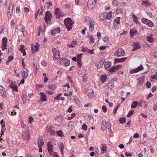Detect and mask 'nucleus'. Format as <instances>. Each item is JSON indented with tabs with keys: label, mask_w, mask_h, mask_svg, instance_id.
<instances>
[{
	"label": "nucleus",
	"mask_w": 157,
	"mask_h": 157,
	"mask_svg": "<svg viewBox=\"0 0 157 157\" xmlns=\"http://www.w3.org/2000/svg\"><path fill=\"white\" fill-rule=\"evenodd\" d=\"M64 22L68 31H70L72 29L71 26L74 23V21H73L70 18L68 17L65 19Z\"/></svg>",
	"instance_id": "nucleus-1"
},
{
	"label": "nucleus",
	"mask_w": 157,
	"mask_h": 157,
	"mask_svg": "<svg viewBox=\"0 0 157 157\" xmlns=\"http://www.w3.org/2000/svg\"><path fill=\"white\" fill-rule=\"evenodd\" d=\"M112 13L111 12H110L108 13L106 12H105L101 13L100 14L99 17L102 20L104 21L106 19L110 20L112 17Z\"/></svg>",
	"instance_id": "nucleus-2"
},
{
	"label": "nucleus",
	"mask_w": 157,
	"mask_h": 157,
	"mask_svg": "<svg viewBox=\"0 0 157 157\" xmlns=\"http://www.w3.org/2000/svg\"><path fill=\"white\" fill-rule=\"evenodd\" d=\"M101 128L103 131L105 129H107L108 131L110 132L111 131L110 123L108 121H102L101 126Z\"/></svg>",
	"instance_id": "nucleus-3"
},
{
	"label": "nucleus",
	"mask_w": 157,
	"mask_h": 157,
	"mask_svg": "<svg viewBox=\"0 0 157 157\" xmlns=\"http://www.w3.org/2000/svg\"><path fill=\"white\" fill-rule=\"evenodd\" d=\"M125 51L122 48L117 49L114 53V55L117 57H121L124 56Z\"/></svg>",
	"instance_id": "nucleus-4"
},
{
	"label": "nucleus",
	"mask_w": 157,
	"mask_h": 157,
	"mask_svg": "<svg viewBox=\"0 0 157 157\" xmlns=\"http://www.w3.org/2000/svg\"><path fill=\"white\" fill-rule=\"evenodd\" d=\"M52 52L53 53V58L54 60L58 59L60 58L59 52L55 48H53Z\"/></svg>",
	"instance_id": "nucleus-5"
},
{
	"label": "nucleus",
	"mask_w": 157,
	"mask_h": 157,
	"mask_svg": "<svg viewBox=\"0 0 157 157\" xmlns=\"http://www.w3.org/2000/svg\"><path fill=\"white\" fill-rule=\"evenodd\" d=\"M14 5L13 3L10 4L8 7L7 12V16L8 18H10L13 13V9Z\"/></svg>",
	"instance_id": "nucleus-6"
},
{
	"label": "nucleus",
	"mask_w": 157,
	"mask_h": 157,
	"mask_svg": "<svg viewBox=\"0 0 157 157\" xmlns=\"http://www.w3.org/2000/svg\"><path fill=\"white\" fill-rule=\"evenodd\" d=\"M59 61L60 64L65 66H68L70 64V61L68 59L61 58Z\"/></svg>",
	"instance_id": "nucleus-7"
},
{
	"label": "nucleus",
	"mask_w": 157,
	"mask_h": 157,
	"mask_svg": "<svg viewBox=\"0 0 157 157\" xmlns=\"http://www.w3.org/2000/svg\"><path fill=\"white\" fill-rule=\"evenodd\" d=\"M141 21L142 22L146 24L149 27H151L153 26V23L150 20L144 18H143L141 19Z\"/></svg>",
	"instance_id": "nucleus-8"
},
{
	"label": "nucleus",
	"mask_w": 157,
	"mask_h": 157,
	"mask_svg": "<svg viewBox=\"0 0 157 157\" xmlns=\"http://www.w3.org/2000/svg\"><path fill=\"white\" fill-rule=\"evenodd\" d=\"M28 128L23 131L22 133V135L23 138L25 140H29L30 138Z\"/></svg>",
	"instance_id": "nucleus-9"
},
{
	"label": "nucleus",
	"mask_w": 157,
	"mask_h": 157,
	"mask_svg": "<svg viewBox=\"0 0 157 157\" xmlns=\"http://www.w3.org/2000/svg\"><path fill=\"white\" fill-rule=\"evenodd\" d=\"M144 69V67L142 66V65L141 64L138 67L136 68L135 69H133L130 71V74H132L133 73H135L136 72H137L141 70H142Z\"/></svg>",
	"instance_id": "nucleus-10"
},
{
	"label": "nucleus",
	"mask_w": 157,
	"mask_h": 157,
	"mask_svg": "<svg viewBox=\"0 0 157 157\" xmlns=\"http://www.w3.org/2000/svg\"><path fill=\"white\" fill-rule=\"evenodd\" d=\"M48 150L50 155L52 156L53 155V153L52 151L53 146L51 143L48 142L47 143Z\"/></svg>",
	"instance_id": "nucleus-11"
},
{
	"label": "nucleus",
	"mask_w": 157,
	"mask_h": 157,
	"mask_svg": "<svg viewBox=\"0 0 157 157\" xmlns=\"http://www.w3.org/2000/svg\"><path fill=\"white\" fill-rule=\"evenodd\" d=\"M44 19L46 22L48 24L51 19V14L49 11H47L45 13Z\"/></svg>",
	"instance_id": "nucleus-12"
},
{
	"label": "nucleus",
	"mask_w": 157,
	"mask_h": 157,
	"mask_svg": "<svg viewBox=\"0 0 157 157\" xmlns=\"http://www.w3.org/2000/svg\"><path fill=\"white\" fill-rule=\"evenodd\" d=\"M23 28L24 26L22 25H18L17 26V29L18 33L20 36L24 35Z\"/></svg>",
	"instance_id": "nucleus-13"
},
{
	"label": "nucleus",
	"mask_w": 157,
	"mask_h": 157,
	"mask_svg": "<svg viewBox=\"0 0 157 157\" xmlns=\"http://www.w3.org/2000/svg\"><path fill=\"white\" fill-rule=\"evenodd\" d=\"M96 4L92 0H88L87 4V7L90 10H91L95 6Z\"/></svg>",
	"instance_id": "nucleus-14"
},
{
	"label": "nucleus",
	"mask_w": 157,
	"mask_h": 157,
	"mask_svg": "<svg viewBox=\"0 0 157 157\" xmlns=\"http://www.w3.org/2000/svg\"><path fill=\"white\" fill-rule=\"evenodd\" d=\"M141 5L143 6V8L144 10L147 9L151 5V4L149 3L147 0L142 2Z\"/></svg>",
	"instance_id": "nucleus-15"
},
{
	"label": "nucleus",
	"mask_w": 157,
	"mask_h": 157,
	"mask_svg": "<svg viewBox=\"0 0 157 157\" xmlns=\"http://www.w3.org/2000/svg\"><path fill=\"white\" fill-rule=\"evenodd\" d=\"M132 46H133V48L132 51H135L140 48V47L139 43L137 42H133V44Z\"/></svg>",
	"instance_id": "nucleus-16"
},
{
	"label": "nucleus",
	"mask_w": 157,
	"mask_h": 157,
	"mask_svg": "<svg viewBox=\"0 0 157 157\" xmlns=\"http://www.w3.org/2000/svg\"><path fill=\"white\" fill-rule=\"evenodd\" d=\"M0 92L3 98L6 99V93L5 89L3 86H0Z\"/></svg>",
	"instance_id": "nucleus-17"
},
{
	"label": "nucleus",
	"mask_w": 157,
	"mask_h": 157,
	"mask_svg": "<svg viewBox=\"0 0 157 157\" xmlns=\"http://www.w3.org/2000/svg\"><path fill=\"white\" fill-rule=\"evenodd\" d=\"M29 71L27 69L22 71V74L23 78H26L28 77Z\"/></svg>",
	"instance_id": "nucleus-18"
},
{
	"label": "nucleus",
	"mask_w": 157,
	"mask_h": 157,
	"mask_svg": "<svg viewBox=\"0 0 157 157\" xmlns=\"http://www.w3.org/2000/svg\"><path fill=\"white\" fill-rule=\"evenodd\" d=\"M60 29L59 27L51 31V34L52 36H54L56 34L59 33L60 32Z\"/></svg>",
	"instance_id": "nucleus-19"
},
{
	"label": "nucleus",
	"mask_w": 157,
	"mask_h": 157,
	"mask_svg": "<svg viewBox=\"0 0 157 157\" xmlns=\"http://www.w3.org/2000/svg\"><path fill=\"white\" fill-rule=\"evenodd\" d=\"M120 66L117 65L116 67L114 66L112 67L109 70H108V71L109 70V72L110 73L115 72L118 70V68Z\"/></svg>",
	"instance_id": "nucleus-20"
},
{
	"label": "nucleus",
	"mask_w": 157,
	"mask_h": 157,
	"mask_svg": "<svg viewBox=\"0 0 157 157\" xmlns=\"http://www.w3.org/2000/svg\"><path fill=\"white\" fill-rule=\"evenodd\" d=\"M101 153L103 154L106 152L107 146L105 144H102L100 146Z\"/></svg>",
	"instance_id": "nucleus-21"
},
{
	"label": "nucleus",
	"mask_w": 157,
	"mask_h": 157,
	"mask_svg": "<svg viewBox=\"0 0 157 157\" xmlns=\"http://www.w3.org/2000/svg\"><path fill=\"white\" fill-rule=\"evenodd\" d=\"M40 99L42 101H46L47 100L46 98V94L43 92L40 93Z\"/></svg>",
	"instance_id": "nucleus-22"
},
{
	"label": "nucleus",
	"mask_w": 157,
	"mask_h": 157,
	"mask_svg": "<svg viewBox=\"0 0 157 157\" xmlns=\"http://www.w3.org/2000/svg\"><path fill=\"white\" fill-rule=\"evenodd\" d=\"M10 87L13 90V91H18L17 89V85H15L14 83L12 82L10 83Z\"/></svg>",
	"instance_id": "nucleus-23"
},
{
	"label": "nucleus",
	"mask_w": 157,
	"mask_h": 157,
	"mask_svg": "<svg viewBox=\"0 0 157 157\" xmlns=\"http://www.w3.org/2000/svg\"><path fill=\"white\" fill-rule=\"evenodd\" d=\"M60 11L59 8H57L55 11V14L56 15V18H59L61 15L60 13Z\"/></svg>",
	"instance_id": "nucleus-24"
},
{
	"label": "nucleus",
	"mask_w": 157,
	"mask_h": 157,
	"mask_svg": "<svg viewBox=\"0 0 157 157\" xmlns=\"http://www.w3.org/2000/svg\"><path fill=\"white\" fill-rule=\"evenodd\" d=\"M29 100V99L28 98L26 94H23V101L24 104L27 103Z\"/></svg>",
	"instance_id": "nucleus-25"
},
{
	"label": "nucleus",
	"mask_w": 157,
	"mask_h": 157,
	"mask_svg": "<svg viewBox=\"0 0 157 157\" xmlns=\"http://www.w3.org/2000/svg\"><path fill=\"white\" fill-rule=\"evenodd\" d=\"M144 80L143 77L139 78L138 80V85L139 86L142 85L144 82Z\"/></svg>",
	"instance_id": "nucleus-26"
},
{
	"label": "nucleus",
	"mask_w": 157,
	"mask_h": 157,
	"mask_svg": "<svg viewBox=\"0 0 157 157\" xmlns=\"http://www.w3.org/2000/svg\"><path fill=\"white\" fill-rule=\"evenodd\" d=\"M137 32L136 30L135 29H131L130 31L131 36L132 37H133L134 35H136V34Z\"/></svg>",
	"instance_id": "nucleus-27"
},
{
	"label": "nucleus",
	"mask_w": 157,
	"mask_h": 157,
	"mask_svg": "<svg viewBox=\"0 0 157 157\" xmlns=\"http://www.w3.org/2000/svg\"><path fill=\"white\" fill-rule=\"evenodd\" d=\"M89 29L91 32H92L94 29V25L91 21H89Z\"/></svg>",
	"instance_id": "nucleus-28"
},
{
	"label": "nucleus",
	"mask_w": 157,
	"mask_h": 157,
	"mask_svg": "<svg viewBox=\"0 0 157 157\" xmlns=\"http://www.w3.org/2000/svg\"><path fill=\"white\" fill-rule=\"evenodd\" d=\"M120 17H118L114 20L113 24L114 26H117V25L116 24V23L117 24H120Z\"/></svg>",
	"instance_id": "nucleus-29"
},
{
	"label": "nucleus",
	"mask_w": 157,
	"mask_h": 157,
	"mask_svg": "<svg viewBox=\"0 0 157 157\" xmlns=\"http://www.w3.org/2000/svg\"><path fill=\"white\" fill-rule=\"evenodd\" d=\"M127 59L126 57L122 58L120 59H115V62H122L124 61Z\"/></svg>",
	"instance_id": "nucleus-30"
},
{
	"label": "nucleus",
	"mask_w": 157,
	"mask_h": 157,
	"mask_svg": "<svg viewBox=\"0 0 157 157\" xmlns=\"http://www.w3.org/2000/svg\"><path fill=\"white\" fill-rule=\"evenodd\" d=\"M111 66V63L110 62H105L104 64V67L106 69L109 68Z\"/></svg>",
	"instance_id": "nucleus-31"
},
{
	"label": "nucleus",
	"mask_w": 157,
	"mask_h": 157,
	"mask_svg": "<svg viewBox=\"0 0 157 157\" xmlns=\"http://www.w3.org/2000/svg\"><path fill=\"white\" fill-rule=\"evenodd\" d=\"M22 47H24V46L23 45H21V48L19 50L21 52L23 53V56H25L26 55V53H25V49L22 48Z\"/></svg>",
	"instance_id": "nucleus-32"
},
{
	"label": "nucleus",
	"mask_w": 157,
	"mask_h": 157,
	"mask_svg": "<svg viewBox=\"0 0 157 157\" xmlns=\"http://www.w3.org/2000/svg\"><path fill=\"white\" fill-rule=\"evenodd\" d=\"M7 39L6 37H3L2 39V44L7 45Z\"/></svg>",
	"instance_id": "nucleus-33"
},
{
	"label": "nucleus",
	"mask_w": 157,
	"mask_h": 157,
	"mask_svg": "<svg viewBox=\"0 0 157 157\" xmlns=\"http://www.w3.org/2000/svg\"><path fill=\"white\" fill-rule=\"evenodd\" d=\"M44 144V142L41 140H39L38 141V147H42Z\"/></svg>",
	"instance_id": "nucleus-34"
},
{
	"label": "nucleus",
	"mask_w": 157,
	"mask_h": 157,
	"mask_svg": "<svg viewBox=\"0 0 157 157\" xmlns=\"http://www.w3.org/2000/svg\"><path fill=\"white\" fill-rule=\"evenodd\" d=\"M104 59H102L99 62L98 65V68H100L101 67L104 62Z\"/></svg>",
	"instance_id": "nucleus-35"
},
{
	"label": "nucleus",
	"mask_w": 157,
	"mask_h": 157,
	"mask_svg": "<svg viewBox=\"0 0 157 157\" xmlns=\"http://www.w3.org/2000/svg\"><path fill=\"white\" fill-rule=\"evenodd\" d=\"M138 104V102L137 101H134L131 106V107L132 108H136V106Z\"/></svg>",
	"instance_id": "nucleus-36"
},
{
	"label": "nucleus",
	"mask_w": 157,
	"mask_h": 157,
	"mask_svg": "<svg viewBox=\"0 0 157 157\" xmlns=\"http://www.w3.org/2000/svg\"><path fill=\"white\" fill-rule=\"evenodd\" d=\"M88 96L90 98H93L94 96V92L93 90H92L91 92H89L88 94Z\"/></svg>",
	"instance_id": "nucleus-37"
},
{
	"label": "nucleus",
	"mask_w": 157,
	"mask_h": 157,
	"mask_svg": "<svg viewBox=\"0 0 157 157\" xmlns=\"http://www.w3.org/2000/svg\"><path fill=\"white\" fill-rule=\"evenodd\" d=\"M89 38L90 40V41H89L90 43H94V37L92 36H89Z\"/></svg>",
	"instance_id": "nucleus-38"
},
{
	"label": "nucleus",
	"mask_w": 157,
	"mask_h": 157,
	"mask_svg": "<svg viewBox=\"0 0 157 157\" xmlns=\"http://www.w3.org/2000/svg\"><path fill=\"white\" fill-rule=\"evenodd\" d=\"M88 76L87 74H85L83 76V81L85 82L87 81Z\"/></svg>",
	"instance_id": "nucleus-39"
},
{
	"label": "nucleus",
	"mask_w": 157,
	"mask_h": 157,
	"mask_svg": "<svg viewBox=\"0 0 157 157\" xmlns=\"http://www.w3.org/2000/svg\"><path fill=\"white\" fill-rule=\"evenodd\" d=\"M56 133L57 135L60 136L61 137L64 136V135L63 134V132L61 130L57 131Z\"/></svg>",
	"instance_id": "nucleus-40"
},
{
	"label": "nucleus",
	"mask_w": 157,
	"mask_h": 157,
	"mask_svg": "<svg viewBox=\"0 0 157 157\" xmlns=\"http://www.w3.org/2000/svg\"><path fill=\"white\" fill-rule=\"evenodd\" d=\"M106 77L104 75H102L101 78V81L102 83L105 82L106 80Z\"/></svg>",
	"instance_id": "nucleus-41"
},
{
	"label": "nucleus",
	"mask_w": 157,
	"mask_h": 157,
	"mask_svg": "<svg viewBox=\"0 0 157 157\" xmlns=\"http://www.w3.org/2000/svg\"><path fill=\"white\" fill-rule=\"evenodd\" d=\"M126 121V118L124 117H122L119 119V122L121 124L124 123Z\"/></svg>",
	"instance_id": "nucleus-42"
},
{
	"label": "nucleus",
	"mask_w": 157,
	"mask_h": 157,
	"mask_svg": "<svg viewBox=\"0 0 157 157\" xmlns=\"http://www.w3.org/2000/svg\"><path fill=\"white\" fill-rule=\"evenodd\" d=\"M147 40L150 43H152L153 41V39L150 36H148L147 37Z\"/></svg>",
	"instance_id": "nucleus-43"
},
{
	"label": "nucleus",
	"mask_w": 157,
	"mask_h": 157,
	"mask_svg": "<svg viewBox=\"0 0 157 157\" xmlns=\"http://www.w3.org/2000/svg\"><path fill=\"white\" fill-rule=\"evenodd\" d=\"M112 4L113 6H118L119 3L117 0H113L112 1Z\"/></svg>",
	"instance_id": "nucleus-44"
},
{
	"label": "nucleus",
	"mask_w": 157,
	"mask_h": 157,
	"mask_svg": "<svg viewBox=\"0 0 157 157\" xmlns=\"http://www.w3.org/2000/svg\"><path fill=\"white\" fill-rule=\"evenodd\" d=\"M133 16H134V22L136 24L139 23V22L138 20L137 17L134 14H133Z\"/></svg>",
	"instance_id": "nucleus-45"
},
{
	"label": "nucleus",
	"mask_w": 157,
	"mask_h": 157,
	"mask_svg": "<svg viewBox=\"0 0 157 157\" xmlns=\"http://www.w3.org/2000/svg\"><path fill=\"white\" fill-rule=\"evenodd\" d=\"M134 111L132 110V109L129 112L127 116L128 117H131Z\"/></svg>",
	"instance_id": "nucleus-46"
},
{
	"label": "nucleus",
	"mask_w": 157,
	"mask_h": 157,
	"mask_svg": "<svg viewBox=\"0 0 157 157\" xmlns=\"http://www.w3.org/2000/svg\"><path fill=\"white\" fill-rule=\"evenodd\" d=\"M113 86V84L112 82H109L108 84V88L110 89H112Z\"/></svg>",
	"instance_id": "nucleus-47"
},
{
	"label": "nucleus",
	"mask_w": 157,
	"mask_h": 157,
	"mask_svg": "<svg viewBox=\"0 0 157 157\" xmlns=\"http://www.w3.org/2000/svg\"><path fill=\"white\" fill-rule=\"evenodd\" d=\"M82 128L83 129L85 130V131L87 130V126L84 123L83 124L82 126Z\"/></svg>",
	"instance_id": "nucleus-48"
},
{
	"label": "nucleus",
	"mask_w": 157,
	"mask_h": 157,
	"mask_svg": "<svg viewBox=\"0 0 157 157\" xmlns=\"http://www.w3.org/2000/svg\"><path fill=\"white\" fill-rule=\"evenodd\" d=\"M120 105L119 104L117 106H116L114 109L113 111V113L114 114H115L117 112V109L118 108V107Z\"/></svg>",
	"instance_id": "nucleus-49"
},
{
	"label": "nucleus",
	"mask_w": 157,
	"mask_h": 157,
	"mask_svg": "<svg viewBox=\"0 0 157 157\" xmlns=\"http://www.w3.org/2000/svg\"><path fill=\"white\" fill-rule=\"evenodd\" d=\"M13 50L11 47H10L8 48V53L9 54H11L12 53Z\"/></svg>",
	"instance_id": "nucleus-50"
},
{
	"label": "nucleus",
	"mask_w": 157,
	"mask_h": 157,
	"mask_svg": "<svg viewBox=\"0 0 157 157\" xmlns=\"http://www.w3.org/2000/svg\"><path fill=\"white\" fill-rule=\"evenodd\" d=\"M59 148L60 150H62L64 149V144L63 143H61L59 145Z\"/></svg>",
	"instance_id": "nucleus-51"
},
{
	"label": "nucleus",
	"mask_w": 157,
	"mask_h": 157,
	"mask_svg": "<svg viewBox=\"0 0 157 157\" xmlns=\"http://www.w3.org/2000/svg\"><path fill=\"white\" fill-rule=\"evenodd\" d=\"M1 124L2 128H5V122L3 121V120H2L1 121Z\"/></svg>",
	"instance_id": "nucleus-52"
},
{
	"label": "nucleus",
	"mask_w": 157,
	"mask_h": 157,
	"mask_svg": "<svg viewBox=\"0 0 157 157\" xmlns=\"http://www.w3.org/2000/svg\"><path fill=\"white\" fill-rule=\"evenodd\" d=\"M61 94H58L57 95V96L54 98V99H57V100H60V97L61 96Z\"/></svg>",
	"instance_id": "nucleus-53"
},
{
	"label": "nucleus",
	"mask_w": 157,
	"mask_h": 157,
	"mask_svg": "<svg viewBox=\"0 0 157 157\" xmlns=\"http://www.w3.org/2000/svg\"><path fill=\"white\" fill-rule=\"evenodd\" d=\"M146 85L147 86V88H149L151 86V83L150 82H147L146 83Z\"/></svg>",
	"instance_id": "nucleus-54"
},
{
	"label": "nucleus",
	"mask_w": 157,
	"mask_h": 157,
	"mask_svg": "<svg viewBox=\"0 0 157 157\" xmlns=\"http://www.w3.org/2000/svg\"><path fill=\"white\" fill-rule=\"evenodd\" d=\"M102 109L104 113H106L107 112V109L105 105H103L102 107Z\"/></svg>",
	"instance_id": "nucleus-55"
},
{
	"label": "nucleus",
	"mask_w": 157,
	"mask_h": 157,
	"mask_svg": "<svg viewBox=\"0 0 157 157\" xmlns=\"http://www.w3.org/2000/svg\"><path fill=\"white\" fill-rule=\"evenodd\" d=\"M122 11L121 10H120V9H118L116 11V13L117 14H119L120 13H122Z\"/></svg>",
	"instance_id": "nucleus-56"
},
{
	"label": "nucleus",
	"mask_w": 157,
	"mask_h": 157,
	"mask_svg": "<svg viewBox=\"0 0 157 157\" xmlns=\"http://www.w3.org/2000/svg\"><path fill=\"white\" fill-rule=\"evenodd\" d=\"M2 51H3L7 48H6L7 45L2 44Z\"/></svg>",
	"instance_id": "nucleus-57"
},
{
	"label": "nucleus",
	"mask_w": 157,
	"mask_h": 157,
	"mask_svg": "<svg viewBox=\"0 0 157 157\" xmlns=\"http://www.w3.org/2000/svg\"><path fill=\"white\" fill-rule=\"evenodd\" d=\"M78 62V65L79 67H80L81 66V63L80 61V60L79 59H78L77 60Z\"/></svg>",
	"instance_id": "nucleus-58"
},
{
	"label": "nucleus",
	"mask_w": 157,
	"mask_h": 157,
	"mask_svg": "<svg viewBox=\"0 0 157 157\" xmlns=\"http://www.w3.org/2000/svg\"><path fill=\"white\" fill-rule=\"evenodd\" d=\"M103 40L105 42H107L109 41V39L107 37H104L103 38Z\"/></svg>",
	"instance_id": "nucleus-59"
},
{
	"label": "nucleus",
	"mask_w": 157,
	"mask_h": 157,
	"mask_svg": "<svg viewBox=\"0 0 157 157\" xmlns=\"http://www.w3.org/2000/svg\"><path fill=\"white\" fill-rule=\"evenodd\" d=\"M156 90V86H154L152 88L151 91L153 92H154Z\"/></svg>",
	"instance_id": "nucleus-60"
},
{
	"label": "nucleus",
	"mask_w": 157,
	"mask_h": 157,
	"mask_svg": "<svg viewBox=\"0 0 157 157\" xmlns=\"http://www.w3.org/2000/svg\"><path fill=\"white\" fill-rule=\"evenodd\" d=\"M25 127H26V126H25L24 123L23 122H22L21 126V128H25Z\"/></svg>",
	"instance_id": "nucleus-61"
},
{
	"label": "nucleus",
	"mask_w": 157,
	"mask_h": 157,
	"mask_svg": "<svg viewBox=\"0 0 157 157\" xmlns=\"http://www.w3.org/2000/svg\"><path fill=\"white\" fill-rule=\"evenodd\" d=\"M151 78L152 79H155L157 80V75H154L151 76Z\"/></svg>",
	"instance_id": "nucleus-62"
},
{
	"label": "nucleus",
	"mask_w": 157,
	"mask_h": 157,
	"mask_svg": "<svg viewBox=\"0 0 157 157\" xmlns=\"http://www.w3.org/2000/svg\"><path fill=\"white\" fill-rule=\"evenodd\" d=\"M139 135L138 133H136L134 134L133 137L134 138H139Z\"/></svg>",
	"instance_id": "nucleus-63"
},
{
	"label": "nucleus",
	"mask_w": 157,
	"mask_h": 157,
	"mask_svg": "<svg viewBox=\"0 0 157 157\" xmlns=\"http://www.w3.org/2000/svg\"><path fill=\"white\" fill-rule=\"evenodd\" d=\"M13 59V56H9L8 57V60L10 62H11L12 60Z\"/></svg>",
	"instance_id": "nucleus-64"
}]
</instances>
